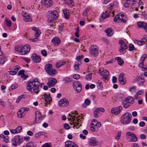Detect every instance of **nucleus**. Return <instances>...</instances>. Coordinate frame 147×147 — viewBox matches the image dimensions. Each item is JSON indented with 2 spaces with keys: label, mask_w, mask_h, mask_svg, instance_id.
I'll return each mask as SVG.
<instances>
[{
  "label": "nucleus",
  "mask_w": 147,
  "mask_h": 147,
  "mask_svg": "<svg viewBox=\"0 0 147 147\" xmlns=\"http://www.w3.org/2000/svg\"><path fill=\"white\" fill-rule=\"evenodd\" d=\"M43 4L47 7H49L52 6L53 4V2L52 0H42Z\"/></svg>",
  "instance_id": "obj_15"
},
{
  "label": "nucleus",
  "mask_w": 147,
  "mask_h": 147,
  "mask_svg": "<svg viewBox=\"0 0 147 147\" xmlns=\"http://www.w3.org/2000/svg\"><path fill=\"white\" fill-rule=\"evenodd\" d=\"M134 42L135 44H137L139 45H141L143 44L141 41L136 40H134Z\"/></svg>",
  "instance_id": "obj_55"
},
{
  "label": "nucleus",
  "mask_w": 147,
  "mask_h": 147,
  "mask_svg": "<svg viewBox=\"0 0 147 147\" xmlns=\"http://www.w3.org/2000/svg\"><path fill=\"white\" fill-rule=\"evenodd\" d=\"M89 9H86L84 11L83 13V15L84 16H87V13L88 12Z\"/></svg>",
  "instance_id": "obj_59"
},
{
  "label": "nucleus",
  "mask_w": 147,
  "mask_h": 147,
  "mask_svg": "<svg viewBox=\"0 0 147 147\" xmlns=\"http://www.w3.org/2000/svg\"><path fill=\"white\" fill-rule=\"evenodd\" d=\"M42 119V116L40 113L38 111L35 112V122L38 123L40 122Z\"/></svg>",
  "instance_id": "obj_17"
},
{
  "label": "nucleus",
  "mask_w": 147,
  "mask_h": 147,
  "mask_svg": "<svg viewBox=\"0 0 147 147\" xmlns=\"http://www.w3.org/2000/svg\"><path fill=\"white\" fill-rule=\"evenodd\" d=\"M64 127L66 129H69L70 128L69 125L67 123H65L64 124Z\"/></svg>",
  "instance_id": "obj_64"
},
{
  "label": "nucleus",
  "mask_w": 147,
  "mask_h": 147,
  "mask_svg": "<svg viewBox=\"0 0 147 147\" xmlns=\"http://www.w3.org/2000/svg\"><path fill=\"white\" fill-rule=\"evenodd\" d=\"M131 114L128 112L123 114L121 117L120 122L123 124H127L131 122Z\"/></svg>",
  "instance_id": "obj_4"
},
{
  "label": "nucleus",
  "mask_w": 147,
  "mask_h": 147,
  "mask_svg": "<svg viewBox=\"0 0 147 147\" xmlns=\"http://www.w3.org/2000/svg\"><path fill=\"white\" fill-rule=\"evenodd\" d=\"M23 147H35L34 143L32 142L28 143L26 146H23Z\"/></svg>",
  "instance_id": "obj_37"
},
{
  "label": "nucleus",
  "mask_w": 147,
  "mask_h": 147,
  "mask_svg": "<svg viewBox=\"0 0 147 147\" xmlns=\"http://www.w3.org/2000/svg\"><path fill=\"white\" fill-rule=\"evenodd\" d=\"M40 84L38 79L37 78L33 80L28 82L26 88L30 92H35L37 94L39 92L38 87Z\"/></svg>",
  "instance_id": "obj_1"
},
{
  "label": "nucleus",
  "mask_w": 147,
  "mask_h": 147,
  "mask_svg": "<svg viewBox=\"0 0 147 147\" xmlns=\"http://www.w3.org/2000/svg\"><path fill=\"white\" fill-rule=\"evenodd\" d=\"M80 63H79V62H76L75 63L74 65V68L76 70H78L79 69V65H80Z\"/></svg>",
  "instance_id": "obj_44"
},
{
  "label": "nucleus",
  "mask_w": 147,
  "mask_h": 147,
  "mask_svg": "<svg viewBox=\"0 0 147 147\" xmlns=\"http://www.w3.org/2000/svg\"><path fill=\"white\" fill-rule=\"evenodd\" d=\"M25 72L24 70H20L18 72V74L19 76H21L24 74Z\"/></svg>",
  "instance_id": "obj_63"
},
{
  "label": "nucleus",
  "mask_w": 147,
  "mask_h": 147,
  "mask_svg": "<svg viewBox=\"0 0 147 147\" xmlns=\"http://www.w3.org/2000/svg\"><path fill=\"white\" fill-rule=\"evenodd\" d=\"M124 102L129 103L131 105L134 102V98L131 96L128 97L124 100Z\"/></svg>",
  "instance_id": "obj_22"
},
{
  "label": "nucleus",
  "mask_w": 147,
  "mask_h": 147,
  "mask_svg": "<svg viewBox=\"0 0 147 147\" xmlns=\"http://www.w3.org/2000/svg\"><path fill=\"white\" fill-rule=\"evenodd\" d=\"M109 15L108 13H103L101 15V17L102 18L104 19L106 18H108L109 17Z\"/></svg>",
  "instance_id": "obj_47"
},
{
  "label": "nucleus",
  "mask_w": 147,
  "mask_h": 147,
  "mask_svg": "<svg viewBox=\"0 0 147 147\" xmlns=\"http://www.w3.org/2000/svg\"><path fill=\"white\" fill-rule=\"evenodd\" d=\"M89 52L90 54L94 56H97L98 55V47L95 45L92 46L90 48Z\"/></svg>",
  "instance_id": "obj_7"
},
{
  "label": "nucleus",
  "mask_w": 147,
  "mask_h": 147,
  "mask_svg": "<svg viewBox=\"0 0 147 147\" xmlns=\"http://www.w3.org/2000/svg\"><path fill=\"white\" fill-rule=\"evenodd\" d=\"M96 111H99L100 113V111L102 112H103L105 111L104 109L102 108H97L96 109Z\"/></svg>",
  "instance_id": "obj_60"
},
{
  "label": "nucleus",
  "mask_w": 147,
  "mask_h": 147,
  "mask_svg": "<svg viewBox=\"0 0 147 147\" xmlns=\"http://www.w3.org/2000/svg\"><path fill=\"white\" fill-rule=\"evenodd\" d=\"M137 82L140 85H143L144 82H145V80L144 79L142 78L141 77H138L137 78Z\"/></svg>",
  "instance_id": "obj_30"
},
{
  "label": "nucleus",
  "mask_w": 147,
  "mask_h": 147,
  "mask_svg": "<svg viewBox=\"0 0 147 147\" xmlns=\"http://www.w3.org/2000/svg\"><path fill=\"white\" fill-rule=\"evenodd\" d=\"M64 14V16L65 19H68L70 17L69 12L68 10L66 9H64L62 10Z\"/></svg>",
  "instance_id": "obj_23"
},
{
  "label": "nucleus",
  "mask_w": 147,
  "mask_h": 147,
  "mask_svg": "<svg viewBox=\"0 0 147 147\" xmlns=\"http://www.w3.org/2000/svg\"><path fill=\"white\" fill-rule=\"evenodd\" d=\"M45 134V132L43 131H40L39 132L37 133L35 135V137L36 138H38L40 136H41V135H44V134Z\"/></svg>",
  "instance_id": "obj_46"
},
{
  "label": "nucleus",
  "mask_w": 147,
  "mask_h": 147,
  "mask_svg": "<svg viewBox=\"0 0 147 147\" xmlns=\"http://www.w3.org/2000/svg\"><path fill=\"white\" fill-rule=\"evenodd\" d=\"M119 14H120L119 15V22L124 23H126L127 19L125 14L121 13H119Z\"/></svg>",
  "instance_id": "obj_14"
},
{
  "label": "nucleus",
  "mask_w": 147,
  "mask_h": 147,
  "mask_svg": "<svg viewBox=\"0 0 147 147\" xmlns=\"http://www.w3.org/2000/svg\"><path fill=\"white\" fill-rule=\"evenodd\" d=\"M52 42L55 46L58 45L61 42V40L58 37H54L51 40Z\"/></svg>",
  "instance_id": "obj_18"
},
{
  "label": "nucleus",
  "mask_w": 147,
  "mask_h": 147,
  "mask_svg": "<svg viewBox=\"0 0 147 147\" xmlns=\"http://www.w3.org/2000/svg\"><path fill=\"white\" fill-rule=\"evenodd\" d=\"M115 59L117 61L118 64L120 66L122 65L123 63V60L121 59L120 57H115Z\"/></svg>",
  "instance_id": "obj_28"
},
{
  "label": "nucleus",
  "mask_w": 147,
  "mask_h": 147,
  "mask_svg": "<svg viewBox=\"0 0 147 147\" xmlns=\"http://www.w3.org/2000/svg\"><path fill=\"white\" fill-rule=\"evenodd\" d=\"M89 144L92 146H95L98 144V142L96 141L95 138H91L90 140Z\"/></svg>",
  "instance_id": "obj_19"
},
{
  "label": "nucleus",
  "mask_w": 147,
  "mask_h": 147,
  "mask_svg": "<svg viewBox=\"0 0 147 147\" xmlns=\"http://www.w3.org/2000/svg\"><path fill=\"white\" fill-rule=\"evenodd\" d=\"M73 142L70 141L66 142L65 143V147H71Z\"/></svg>",
  "instance_id": "obj_35"
},
{
  "label": "nucleus",
  "mask_w": 147,
  "mask_h": 147,
  "mask_svg": "<svg viewBox=\"0 0 147 147\" xmlns=\"http://www.w3.org/2000/svg\"><path fill=\"white\" fill-rule=\"evenodd\" d=\"M117 97L119 98H125V96L123 94L120 93L117 94Z\"/></svg>",
  "instance_id": "obj_43"
},
{
  "label": "nucleus",
  "mask_w": 147,
  "mask_h": 147,
  "mask_svg": "<svg viewBox=\"0 0 147 147\" xmlns=\"http://www.w3.org/2000/svg\"><path fill=\"white\" fill-rule=\"evenodd\" d=\"M107 34V35L109 36H111L113 34V30L111 28H108L105 31Z\"/></svg>",
  "instance_id": "obj_27"
},
{
  "label": "nucleus",
  "mask_w": 147,
  "mask_h": 147,
  "mask_svg": "<svg viewBox=\"0 0 147 147\" xmlns=\"http://www.w3.org/2000/svg\"><path fill=\"white\" fill-rule=\"evenodd\" d=\"M57 82L56 80L53 78H49L47 85L49 87L53 86Z\"/></svg>",
  "instance_id": "obj_13"
},
{
  "label": "nucleus",
  "mask_w": 147,
  "mask_h": 147,
  "mask_svg": "<svg viewBox=\"0 0 147 147\" xmlns=\"http://www.w3.org/2000/svg\"><path fill=\"white\" fill-rule=\"evenodd\" d=\"M18 87V86L16 84H13L11 86V90H13L15 89H16Z\"/></svg>",
  "instance_id": "obj_61"
},
{
  "label": "nucleus",
  "mask_w": 147,
  "mask_h": 147,
  "mask_svg": "<svg viewBox=\"0 0 147 147\" xmlns=\"http://www.w3.org/2000/svg\"><path fill=\"white\" fill-rule=\"evenodd\" d=\"M45 69L47 73L52 76H54L57 73V71L55 69H53L52 65L48 64L46 65L45 66Z\"/></svg>",
  "instance_id": "obj_5"
},
{
  "label": "nucleus",
  "mask_w": 147,
  "mask_h": 147,
  "mask_svg": "<svg viewBox=\"0 0 147 147\" xmlns=\"http://www.w3.org/2000/svg\"><path fill=\"white\" fill-rule=\"evenodd\" d=\"M24 19L26 22L31 21L32 20L30 17V16L28 14L26 16H24Z\"/></svg>",
  "instance_id": "obj_33"
},
{
  "label": "nucleus",
  "mask_w": 147,
  "mask_h": 147,
  "mask_svg": "<svg viewBox=\"0 0 147 147\" xmlns=\"http://www.w3.org/2000/svg\"><path fill=\"white\" fill-rule=\"evenodd\" d=\"M124 74L123 73H121L119 78V80L120 83L121 84H124L126 83V80L123 79Z\"/></svg>",
  "instance_id": "obj_21"
},
{
  "label": "nucleus",
  "mask_w": 147,
  "mask_h": 147,
  "mask_svg": "<svg viewBox=\"0 0 147 147\" xmlns=\"http://www.w3.org/2000/svg\"><path fill=\"white\" fill-rule=\"evenodd\" d=\"M147 57V55L146 54H144L141 57V60L142 61H144Z\"/></svg>",
  "instance_id": "obj_56"
},
{
  "label": "nucleus",
  "mask_w": 147,
  "mask_h": 147,
  "mask_svg": "<svg viewBox=\"0 0 147 147\" xmlns=\"http://www.w3.org/2000/svg\"><path fill=\"white\" fill-rule=\"evenodd\" d=\"M7 60V58L6 57H4V58H1L0 61V64H4L5 63Z\"/></svg>",
  "instance_id": "obj_42"
},
{
  "label": "nucleus",
  "mask_w": 147,
  "mask_h": 147,
  "mask_svg": "<svg viewBox=\"0 0 147 147\" xmlns=\"http://www.w3.org/2000/svg\"><path fill=\"white\" fill-rule=\"evenodd\" d=\"M100 74L102 76L103 78L105 80H107L109 75V73L108 71L105 70L101 72L100 73Z\"/></svg>",
  "instance_id": "obj_20"
},
{
  "label": "nucleus",
  "mask_w": 147,
  "mask_h": 147,
  "mask_svg": "<svg viewBox=\"0 0 147 147\" xmlns=\"http://www.w3.org/2000/svg\"><path fill=\"white\" fill-rule=\"evenodd\" d=\"M23 142V137L20 135L14 136L11 140L12 145L14 146H20Z\"/></svg>",
  "instance_id": "obj_3"
},
{
  "label": "nucleus",
  "mask_w": 147,
  "mask_h": 147,
  "mask_svg": "<svg viewBox=\"0 0 147 147\" xmlns=\"http://www.w3.org/2000/svg\"><path fill=\"white\" fill-rule=\"evenodd\" d=\"M0 137L4 139V141L6 143H7L9 142V139L8 138L5 137L3 134H0Z\"/></svg>",
  "instance_id": "obj_41"
},
{
  "label": "nucleus",
  "mask_w": 147,
  "mask_h": 147,
  "mask_svg": "<svg viewBox=\"0 0 147 147\" xmlns=\"http://www.w3.org/2000/svg\"><path fill=\"white\" fill-rule=\"evenodd\" d=\"M132 138L130 140L131 141L136 142L137 140V138L135 134H134V136H133L132 137Z\"/></svg>",
  "instance_id": "obj_51"
},
{
  "label": "nucleus",
  "mask_w": 147,
  "mask_h": 147,
  "mask_svg": "<svg viewBox=\"0 0 147 147\" xmlns=\"http://www.w3.org/2000/svg\"><path fill=\"white\" fill-rule=\"evenodd\" d=\"M138 26L139 28H143L146 32H147V24L144 22H137Z\"/></svg>",
  "instance_id": "obj_12"
},
{
  "label": "nucleus",
  "mask_w": 147,
  "mask_h": 147,
  "mask_svg": "<svg viewBox=\"0 0 147 147\" xmlns=\"http://www.w3.org/2000/svg\"><path fill=\"white\" fill-rule=\"evenodd\" d=\"M65 63V62L59 61L56 63V66L57 68H59L61 66L64 65Z\"/></svg>",
  "instance_id": "obj_31"
},
{
  "label": "nucleus",
  "mask_w": 147,
  "mask_h": 147,
  "mask_svg": "<svg viewBox=\"0 0 147 147\" xmlns=\"http://www.w3.org/2000/svg\"><path fill=\"white\" fill-rule=\"evenodd\" d=\"M131 2H126L124 4V6L125 7H129L131 5H133L134 4L133 3H132L131 4Z\"/></svg>",
  "instance_id": "obj_50"
},
{
  "label": "nucleus",
  "mask_w": 147,
  "mask_h": 147,
  "mask_svg": "<svg viewBox=\"0 0 147 147\" xmlns=\"http://www.w3.org/2000/svg\"><path fill=\"white\" fill-rule=\"evenodd\" d=\"M71 114H72V115H70V114H69V115L70 116V117H72L71 119H70V120H71V119H75L74 118H76V114L77 115V113H76V112L74 111L73 112H71Z\"/></svg>",
  "instance_id": "obj_34"
},
{
  "label": "nucleus",
  "mask_w": 147,
  "mask_h": 147,
  "mask_svg": "<svg viewBox=\"0 0 147 147\" xmlns=\"http://www.w3.org/2000/svg\"><path fill=\"white\" fill-rule=\"evenodd\" d=\"M51 143L47 142L42 145V147H51Z\"/></svg>",
  "instance_id": "obj_48"
},
{
  "label": "nucleus",
  "mask_w": 147,
  "mask_h": 147,
  "mask_svg": "<svg viewBox=\"0 0 147 147\" xmlns=\"http://www.w3.org/2000/svg\"><path fill=\"white\" fill-rule=\"evenodd\" d=\"M120 14H118L114 18L113 21L115 22H119V15Z\"/></svg>",
  "instance_id": "obj_40"
},
{
  "label": "nucleus",
  "mask_w": 147,
  "mask_h": 147,
  "mask_svg": "<svg viewBox=\"0 0 147 147\" xmlns=\"http://www.w3.org/2000/svg\"><path fill=\"white\" fill-rule=\"evenodd\" d=\"M92 74L90 73L86 75V79L87 80H91L92 79Z\"/></svg>",
  "instance_id": "obj_39"
},
{
  "label": "nucleus",
  "mask_w": 147,
  "mask_h": 147,
  "mask_svg": "<svg viewBox=\"0 0 147 147\" xmlns=\"http://www.w3.org/2000/svg\"><path fill=\"white\" fill-rule=\"evenodd\" d=\"M22 129V127L21 126H18L16 129V130L17 133H19L21 132Z\"/></svg>",
  "instance_id": "obj_54"
},
{
  "label": "nucleus",
  "mask_w": 147,
  "mask_h": 147,
  "mask_svg": "<svg viewBox=\"0 0 147 147\" xmlns=\"http://www.w3.org/2000/svg\"><path fill=\"white\" fill-rule=\"evenodd\" d=\"M69 104V101L65 98L61 99L59 102V105L61 107H65Z\"/></svg>",
  "instance_id": "obj_10"
},
{
  "label": "nucleus",
  "mask_w": 147,
  "mask_h": 147,
  "mask_svg": "<svg viewBox=\"0 0 147 147\" xmlns=\"http://www.w3.org/2000/svg\"><path fill=\"white\" fill-rule=\"evenodd\" d=\"M84 56L83 55H79L76 58V60L78 61V62L79 63H81L80 61L83 58Z\"/></svg>",
  "instance_id": "obj_38"
},
{
  "label": "nucleus",
  "mask_w": 147,
  "mask_h": 147,
  "mask_svg": "<svg viewBox=\"0 0 147 147\" xmlns=\"http://www.w3.org/2000/svg\"><path fill=\"white\" fill-rule=\"evenodd\" d=\"M120 47V49H119V51L120 53H122L124 52V50L126 49L127 48V46L126 44L124 43V44L122 45Z\"/></svg>",
  "instance_id": "obj_29"
},
{
  "label": "nucleus",
  "mask_w": 147,
  "mask_h": 147,
  "mask_svg": "<svg viewBox=\"0 0 147 147\" xmlns=\"http://www.w3.org/2000/svg\"><path fill=\"white\" fill-rule=\"evenodd\" d=\"M73 78L76 80L79 79L80 77V75L78 74H75L73 76Z\"/></svg>",
  "instance_id": "obj_53"
},
{
  "label": "nucleus",
  "mask_w": 147,
  "mask_h": 147,
  "mask_svg": "<svg viewBox=\"0 0 147 147\" xmlns=\"http://www.w3.org/2000/svg\"><path fill=\"white\" fill-rule=\"evenodd\" d=\"M23 109L21 108L17 112L18 117L19 118L22 117L24 116L25 113Z\"/></svg>",
  "instance_id": "obj_25"
},
{
  "label": "nucleus",
  "mask_w": 147,
  "mask_h": 147,
  "mask_svg": "<svg viewBox=\"0 0 147 147\" xmlns=\"http://www.w3.org/2000/svg\"><path fill=\"white\" fill-rule=\"evenodd\" d=\"M31 58L32 61L35 63H39L41 60L40 57L36 53L32 54Z\"/></svg>",
  "instance_id": "obj_11"
},
{
  "label": "nucleus",
  "mask_w": 147,
  "mask_h": 147,
  "mask_svg": "<svg viewBox=\"0 0 147 147\" xmlns=\"http://www.w3.org/2000/svg\"><path fill=\"white\" fill-rule=\"evenodd\" d=\"M30 49L29 45H25L23 47H22L21 51H20V54L21 55H25L30 51Z\"/></svg>",
  "instance_id": "obj_8"
},
{
  "label": "nucleus",
  "mask_w": 147,
  "mask_h": 147,
  "mask_svg": "<svg viewBox=\"0 0 147 147\" xmlns=\"http://www.w3.org/2000/svg\"><path fill=\"white\" fill-rule=\"evenodd\" d=\"M84 103L85 104H83L82 106L83 108H86L87 107L86 105H90L91 103V101L89 100L88 98H86L85 100Z\"/></svg>",
  "instance_id": "obj_26"
},
{
  "label": "nucleus",
  "mask_w": 147,
  "mask_h": 147,
  "mask_svg": "<svg viewBox=\"0 0 147 147\" xmlns=\"http://www.w3.org/2000/svg\"><path fill=\"white\" fill-rule=\"evenodd\" d=\"M122 107L119 106L117 107L113 108L111 110V112L112 113L115 115L119 114L122 110Z\"/></svg>",
  "instance_id": "obj_9"
},
{
  "label": "nucleus",
  "mask_w": 147,
  "mask_h": 147,
  "mask_svg": "<svg viewBox=\"0 0 147 147\" xmlns=\"http://www.w3.org/2000/svg\"><path fill=\"white\" fill-rule=\"evenodd\" d=\"M19 69V66H16L14 67V71H10V74L11 75H16Z\"/></svg>",
  "instance_id": "obj_24"
},
{
  "label": "nucleus",
  "mask_w": 147,
  "mask_h": 147,
  "mask_svg": "<svg viewBox=\"0 0 147 147\" xmlns=\"http://www.w3.org/2000/svg\"><path fill=\"white\" fill-rule=\"evenodd\" d=\"M126 135L128 136L132 137L133 136H134V134L132 132H128L126 133Z\"/></svg>",
  "instance_id": "obj_62"
},
{
  "label": "nucleus",
  "mask_w": 147,
  "mask_h": 147,
  "mask_svg": "<svg viewBox=\"0 0 147 147\" xmlns=\"http://www.w3.org/2000/svg\"><path fill=\"white\" fill-rule=\"evenodd\" d=\"M58 12L55 10L49 11L47 15L48 21L51 23H53L58 18Z\"/></svg>",
  "instance_id": "obj_2"
},
{
  "label": "nucleus",
  "mask_w": 147,
  "mask_h": 147,
  "mask_svg": "<svg viewBox=\"0 0 147 147\" xmlns=\"http://www.w3.org/2000/svg\"><path fill=\"white\" fill-rule=\"evenodd\" d=\"M65 4H67L70 7H72L74 5V3L73 0H68L66 2Z\"/></svg>",
  "instance_id": "obj_32"
},
{
  "label": "nucleus",
  "mask_w": 147,
  "mask_h": 147,
  "mask_svg": "<svg viewBox=\"0 0 147 147\" xmlns=\"http://www.w3.org/2000/svg\"><path fill=\"white\" fill-rule=\"evenodd\" d=\"M73 88L78 93H80L82 89V86L80 83L78 81L75 80L73 83Z\"/></svg>",
  "instance_id": "obj_6"
},
{
  "label": "nucleus",
  "mask_w": 147,
  "mask_h": 147,
  "mask_svg": "<svg viewBox=\"0 0 147 147\" xmlns=\"http://www.w3.org/2000/svg\"><path fill=\"white\" fill-rule=\"evenodd\" d=\"M42 54L44 57H46L47 55V53L46 51L45 50H43L41 51Z\"/></svg>",
  "instance_id": "obj_57"
},
{
  "label": "nucleus",
  "mask_w": 147,
  "mask_h": 147,
  "mask_svg": "<svg viewBox=\"0 0 147 147\" xmlns=\"http://www.w3.org/2000/svg\"><path fill=\"white\" fill-rule=\"evenodd\" d=\"M129 51H132L135 50V47L133 45L130 44L129 45Z\"/></svg>",
  "instance_id": "obj_49"
},
{
  "label": "nucleus",
  "mask_w": 147,
  "mask_h": 147,
  "mask_svg": "<svg viewBox=\"0 0 147 147\" xmlns=\"http://www.w3.org/2000/svg\"><path fill=\"white\" fill-rule=\"evenodd\" d=\"M129 90V91L132 92H135L136 91V87L134 86L130 88Z\"/></svg>",
  "instance_id": "obj_52"
},
{
  "label": "nucleus",
  "mask_w": 147,
  "mask_h": 147,
  "mask_svg": "<svg viewBox=\"0 0 147 147\" xmlns=\"http://www.w3.org/2000/svg\"><path fill=\"white\" fill-rule=\"evenodd\" d=\"M44 98L46 102L45 103V106H47V105L50 103L52 101V98L51 97L47 94H43Z\"/></svg>",
  "instance_id": "obj_16"
},
{
  "label": "nucleus",
  "mask_w": 147,
  "mask_h": 147,
  "mask_svg": "<svg viewBox=\"0 0 147 147\" xmlns=\"http://www.w3.org/2000/svg\"><path fill=\"white\" fill-rule=\"evenodd\" d=\"M123 107L125 108H127L129 107L130 105L129 103L125 102H124V101H123Z\"/></svg>",
  "instance_id": "obj_45"
},
{
  "label": "nucleus",
  "mask_w": 147,
  "mask_h": 147,
  "mask_svg": "<svg viewBox=\"0 0 147 147\" xmlns=\"http://www.w3.org/2000/svg\"><path fill=\"white\" fill-rule=\"evenodd\" d=\"M100 112L99 111H96V109L94 111V116L95 117H98V114Z\"/></svg>",
  "instance_id": "obj_58"
},
{
  "label": "nucleus",
  "mask_w": 147,
  "mask_h": 147,
  "mask_svg": "<svg viewBox=\"0 0 147 147\" xmlns=\"http://www.w3.org/2000/svg\"><path fill=\"white\" fill-rule=\"evenodd\" d=\"M22 46L19 45H16L15 47V50L16 51L20 53V51H21Z\"/></svg>",
  "instance_id": "obj_36"
}]
</instances>
